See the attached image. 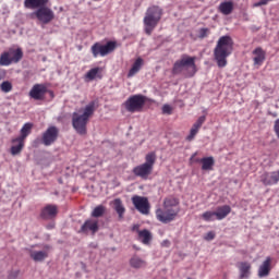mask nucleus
<instances>
[{
  "mask_svg": "<svg viewBox=\"0 0 279 279\" xmlns=\"http://www.w3.org/2000/svg\"><path fill=\"white\" fill-rule=\"evenodd\" d=\"M19 274H20L19 270H13L9 274L8 279H16L19 278Z\"/></svg>",
  "mask_w": 279,
  "mask_h": 279,
  "instance_id": "nucleus-41",
  "label": "nucleus"
},
{
  "mask_svg": "<svg viewBox=\"0 0 279 279\" xmlns=\"http://www.w3.org/2000/svg\"><path fill=\"white\" fill-rule=\"evenodd\" d=\"M238 269L240 270V279L250 278L252 264L250 262H241L238 264Z\"/></svg>",
  "mask_w": 279,
  "mask_h": 279,
  "instance_id": "nucleus-21",
  "label": "nucleus"
},
{
  "mask_svg": "<svg viewBox=\"0 0 279 279\" xmlns=\"http://www.w3.org/2000/svg\"><path fill=\"white\" fill-rule=\"evenodd\" d=\"M274 131H275L277 138H279V119H277L275 121Z\"/></svg>",
  "mask_w": 279,
  "mask_h": 279,
  "instance_id": "nucleus-40",
  "label": "nucleus"
},
{
  "mask_svg": "<svg viewBox=\"0 0 279 279\" xmlns=\"http://www.w3.org/2000/svg\"><path fill=\"white\" fill-rule=\"evenodd\" d=\"M215 239V232L209 231L206 235H205V241H213Z\"/></svg>",
  "mask_w": 279,
  "mask_h": 279,
  "instance_id": "nucleus-42",
  "label": "nucleus"
},
{
  "mask_svg": "<svg viewBox=\"0 0 279 279\" xmlns=\"http://www.w3.org/2000/svg\"><path fill=\"white\" fill-rule=\"evenodd\" d=\"M162 114H173V107L170 105H163Z\"/></svg>",
  "mask_w": 279,
  "mask_h": 279,
  "instance_id": "nucleus-39",
  "label": "nucleus"
},
{
  "mask_svg": "<svg viewBox=\"0 0 279 279\" xmlns=\"http://www.w3.org/2000/svg\"><path fill=\"white\" fill-rule=\"evenodd\" d=\"M253 62L255 66H262L267 58V52L262 48L257 47L253 50Z\"/></svg>",
  "mask_w": 279,
  "mask_h": 279,
  "instance_id": "nucleus-17",
  "label": "nucleus"
},
{
  "mask_svg": "<svg viewBox=\"0 0 279 279\" xmlns=\"http://www.w3.org/2000/svg\"><path fill=\"white\" fill-rule=\"evenodd\" d=\"M215 213H216V219L218 221H221V219H226V217H228V215L232 213V207H230L229 205L219 206L217 207Z\"/></svg>",
  "mask_w": 279,
  "mask_h": 279,
  "instance_id": "nucleus-24",
  "label": "nucleus"
},
{
  "mask_svg": "<svg viewBox=\"0 0 279 279\" xmlns=\"http://www.w3.org/2000/svg\"><path fill=\"white\" fill-rule=\"evenodd\" d=\"M11 143L13 144V146H11V156H19V154L23 151V147H25V141L15 137Z\"/></svg>",
  "mask_w": 279,
  "mask_h": 279,
  "instance_id": "nucleus-20",
  "label": "nucleus"
},
{
  "mask_svg": "<svg viewBox=\"0 0 279 279\" xmlns=\"http://www.w3.org/2000/svg\"><path fill=\"white\" fill-rule=\"evenodd\" d=\"M167 243H169V241H166V245H167Z\"/></svg>",
  "mask_w": 279,
  "mask_h": 279,
  "instance_id": "nucleus-48",
  "label": "nucleus"
},
{
  "mask_svg": "<svg viewBox=\"0 0 279 279\" xmlns=\"http://www.w3.org/2000/svg\"><path fill=\"white\" fill-rule=\"evenodd\" d=\"M180 201L175 197H168L163 201V208L168 210H180Z\"/></svg>",
  "mask_w": 279,
  "mask_h": 279,
  "instance_id": "nucleus-25",
  "label": "nucleus"
},
{
  "mask_svg": "<svg viewBox=\"0 0 279 279\" xmlns=\"http://www.w3.org/2000/svg\"><path fill=\"white\" fill-rule=\"evenodd\" d=\"M196 60L197 57L182 54L181 58L173 64V75H180V73H183L185 77H194L195 73H197V65L195 64Z\"/></svg>",
  "mask_w": 279,
  "mask_h": 279,
  "instance_id": "nucleus-3",
  "label": "nucleus"
},
{
  "mask_svg": "<svg viewBox=\"0 0 279 279\" xmlns=\"http://www.w3.org/2000/svg\"><path fill=\"white\" fill-rule=\"evenodd\" d=\"M47 93H48L50 99H53L56 97V94L53 93V90L47 88Z\"/></svg>",
  "mask_w": 279,
  "mask_h": 279,
  "instance_id": "nucleus-45",
  "label": "nucleus"
},
{
  "mask_svg": "<svg viewBox=\"0 0 279 279\" xmlns=\"http://www.w3.org/2000/svg\"><path fill=\"white\" fill-rule=\"evenodd\" d=\"M29 256L35 263H43L45 258H48L49 253L47 251H31Z\"/></svg>",
  "mask_w": 279,
  "mask_h": 279,
  "instance_id": "nucleus-26",
  "label": "nucleus"
},
{
  "mask_svg": "<svg viewBox=\"0 0 279 279\" xmlns=\"http://www.w3.org/2000/svg\"><path fill=\"white\" fill-rule=\"evenodd\" d=\"M23 60L22 48H9L0 54V66H10V64H19Z\"/></svg>",
  "mask_w": 279,
  "mask_h": 279,
  "instance_id": "nucleus-6",
  "label": "nucleus"
},
{
  "mask_svg": "<svg viewBox=\"0 0 279 279\" xmlns=\"http://www.w3.org/2000/svg\"><path fill=\"white\" fill-rule=\"evenodd\" d=\"M232 51H234L232 37L228 35L220 37L214 49V57L219 69H223L228 64V57L232 54Z\"/></svg>",
  "mask_w": 279,
  "mask_h": 279,
  "instance_id": "nucleus-2",
  "label": "nucleus"
},
{
  "mask_svg": "<svg viewBox=\"0 0 279 279\" xmlns=\"http://www.w3.org/2000/svg\"><path fill=\"white\" fill-rule=\"evenodd\" d=\"M95 77L101 80V68H93L85 74V78L88 80V82H93Z\"/></svg>",
  "mask_w": 279,
  "mask_h": 279,
  "instance_id": "nucleus-30",
  "label": "nucleus"
},
{
  "mask_svg": "<svg viewBox=\"0 0 279 279\" xmlns=\"http://www.w3.org/2000/svg\"><path fill=\"white\" fill-rule=\"evenodd\" d=\"M94 1H99V0H94Z\"/></svg>",
  "mask_w": 279,
  "mask_h": 279,
  "instance_id": "nucleus-50",
  "label": "nucleus"
},
{
  "mask_svg": "<svg viewBox=\"0 0 279 279\" xmlns=\"http://www.w3.org/2000/svg\"><path fill=\"white\" fill-rule=\"evenodd\" d=\"M104 215H106V206L104 205H98L92 211V217H94L95 219H99V217H104Z\"/></svg>",
  "mask_w": 279,
  "mask_h": 279,
  "instance_id": "nucleus-33",
  "label": "nucleus"
},
{
  "mask_svg": "<svg viewBox=\"0 0 279 279\" xmlns=\"http://www.w3.org/2000/svg\"><path fill=\"white\" fill-rule=\"evenodd\" d=\"M33 128H34L33 123H29V122L25 123L21 129V135L17 138H20L21 141H25V138H27V136L32 134Z\"/></svg>",
  "mask_w": 279,
  "mask_h": 279,
  "instance_id": "nucleus-32",
  "label": "nucleus"
},
{
  "mask_svg": "<svg viewBox=\"0 0 279 279\" xmlns=\"http://www.w3.org/2000/svg\"><path fill=\"white\" fill-rule=\"evenodd\" d=\"M34 15L44 25H49V23L56 19V14L47 5L39 7V9L34 12Z\"/></svg>",
  "mask_w": 279,
  "mask_h": 279,
  "instance_id": "nucleus-9",
  "label": "nucleus"
},
{
  "mask_svg": "<svg viewBox=\"0 0 279 279\" xmlns=\"http://www.w3.org/2000/svg\"><path fill=\"white\" fill-rule=\"evenodd\" d=\"M162 9L158 5H153L147 9L146 14L144 16V31L145 34H147V36H151L154 29L158 27V24L162 19Z\"/></svg>",
  "mask_w": 279,
  "mask_h": 279,
  "instance_id": "nucleus-4",
  "label": "nucleus"
},
{
  "mask_svg": "<svg viewBox=\"0 0 279 279\" xmlns=\"http://www.w3.org/2000/svg\"><path fill=\"white\" fill-rule=\"evenodd\" d=\"M54 227H56V225L50 223V225L47 226V229H48V230H53Z\"/></svg>",
  "mask_w": 279,
  "mask_h": 279,
  "instance_id": "nucleus-46",
  "label": "nucleus"
},
{
  "mask_svg": "<svg viewBox=\"0 0 279 279\" xmlns=\"http://www.w3.org/2000/svg\"><path fill=\"white\" fill-rule=\"evenodd\" d=\"M197 132H199V129L197 126H192L190 134L186 137V141H193V138H195V136H197Z\"/></svg>",
  "mask_w": 279,
  "mask_h": 279,
  "instance_id": "nucleus-36",
  "label": "nucleus"
},
{
  "mask_svg": "<svg viewBox=\"0 0 279 279\" xmlns=\"http://www.w3.org/2000/svg\"><path fill=\"white\" fill-rule=\"evenodd\" d=\"M49 3V0H24V7L28 10L40 9Z\"/></svg>",
  "mask_w": 279,
  "mask_h": 279,
  "instance_id": "nucleus-22",
  "label": "nucleus"
},
{
  "mask_svg": "<svg viewBox=\"0 0 279 279\" xmlns=\"http://www.w3.org/2000/svg\"><path fill=\"white\" fill-rule=\"evenodd\" d=\"M156 165V153H148L145 156V162L133 168V173L136 178H142V180H147L154 171V166Z\"/></svg>",
  "mask_w": 279,
  "mask_h": 279,
  "instance_id": "nucleus-5",
  "label": "nucleus"
},
{
  "mask_svg": "<svg viewBox=\"0 0 279 279\" xmlns=\"http://www.w3.org/2000/svg\"><path fill=\"white\" fill-rule=\"evenodd\" d=\"M132 203L138 213L149 215V199L147 197L135 195L132 197Z\"/></svg>",
  "mask_w": 279,
  "mask_h": 279,
  "instance_id": "nucleus-13",
  "label": "nucleus"
},
{
  "mask_svg": "<svg viewBox=\"0 0 279 279\" xmlns=\"http://www.w3.org/2000/svg\"><path fill=\"white\" fill-rule=\"evenodd\" d=\"M5 75H8V72H5V70H0V81L5 80Z\"/></svg>",
  "mask_w": 279,
  "mask_h": 279,
  "instance_id": "nucleus-44",
  "label": "nucleus"
},
{
  "mask_svg": "<svg viewBox=\"0 0 279 279\" xmlns=\"http://www.w3.org/2000/svg\"><path fill=\"white\" fill-rule=\"evenodd\" d=\"M0 90L2 93H10L12 90V83L10 81H4L0 84Z\"/></svg>",
  "mask_w": 279,
  "mask_h": 279,
  "instance_id": "nucleus-35",
  "label": "nucleus"
},
{
  "mask_svg": "<svg viewBox=\"0 0 279 279\" xmlns=\"http://www.w3.org/2000/svg\"><path fill=\"white\" fill-rule=\"evenodd\" d=\"M179 214L180 209H167L163 207V209L159 208L156 210V217L161 223H171Z\"/></svg>",
  "mask_w": 279,
  "mask_h": 279,
  "instance_id": "nucleus-10",
  "label": "nucleus"
},
{
  "mask_svg": "<svg viewBox=\"0 0 279 279\" xmlns=\"http://www.w3.org/2000/svg\"><path fill=\"white\" fill-rule=\"evenodd\" d=\"M60 135V129L57 126H49L41 135V143L46 147L53 145L58 141V136Z\"/></svg>",
  "mask_w": 279,
  "mask_h": 279,
  "instance_id": "nucleus-11",
  "label": "nucleus"
},
{
  "mask_svg": "<svg viewBox=\"0 0 279 279\" xmlns=\"http://www.w3.org/2000/svg\"><path fill=\"white\" fill-rule=\"evenodd\" d=\"M138 240L143 242L144 245H149L151 242V232L147 229L138 231Z\"/></svg>",
  "mask_w": 279,
  "mask_h": 279,
  "instance_id": "nucleus-31",
  "label": "nucleus"
},
{
  "mask_svg": "<svg viewBox=\"0 0 279 279\" xmlns=\"http://www.w3.org/2000/svg\"><path fill=\"white\" fill-rule=\"evenodd\" d=\"M45 250H51V246L46 245V246H45Z\"/></svg>",
  "mask_w": 279,
  "mask_h": 279,
  "instance_id": "nucleus-47",
  "label": "nucleus"
},
{
  "mask_svg": "<svg viewBox=\"0 0 279 279\" xmlns=\"http://www.w3.org/2000/svg\"><path fill=\"white\" fill-rule=\"evenodd\" d=\"M110 205L112 206L113 210H116L119 220L121 221L125 215V206H123V201L121 198L113 199Z\"/></svg>",
  "mask_w": 279,
  "mask_h": 279,
  "instance_id": "nucleus-19",
  "label": "nucleus"
},
{
  "mask_svg": "<svg viewBox=\"0 0 279 279\" xmlns=\"http://www.w3.org/2000/svg\"><path fill=\"white\" fill-rule=\"evenodd\" d=\"M31 99L35 101H45L47 95V85L45 84H35L29 90Z\"/></svg>",
  "mask_w": 279,
  "mask_h": 279,
  "instance_id": "nucleus-12",
  "label": "nucleus"
},
{
  "mask_svg": "<svg viewBox=\"0 0 279 279\" xmlns=\"http://www.w3.org/2000/svg\"><path fill=\"white\" fill-rule=\"evenodd\" d=\"M147 98L143 95L131 96L125 102L124 106L128 112H141L145 107Z\"/></svg>",
  "mask_w": 279,
  "mask_h": 279,
  "instance_id": "nucleus-8",
  "label": "nucleus"
},
{
  "mask_svg": "<svg viewBox=\"0 0 279 279\" xmlns=\"http://www.w3.org/2000/svg\"><path fill=\"white\" fill-rule=\"evenodd\" d=\"M82 234H88V232H92V234H97L99 232V220L98 219H87L81 227L80 231Z\"/></svg>",
  "mask_w": 279,
  "mask_h": 279,
  "instance_id": "nucleus-15",
  "label": "nucleus"
},
{
  "mask_svg": "<svg viewBox=\"0 0 279 279\" xmlns=\"http://www.w3.org/2000/svg\"><path fill=\"white\" fill-rule=\"evenodd\" d=\"M260 182L264 186H271L279 182V170L274 172H265L260 175Z\"/></svg>",
  "mask_w": 279,
  "mask_h": 279,
  "instance_id": "nucleus-16",
  "label": "nucleus"
},
{
  "mask_svg": "<svg viewBox=\"0 0 279 279\" xmlns=\"http://www.w3.org/2000/svg\"><path fill=\"white\" fill-rule=\"evenodd\" d=\"M271 274V257H267L258 268V278H267Z\"/></svg>",
  "mask_w": 279,
  "mask_h": 279,
  "instance_id": "nucleus-18",
  "label": "nucleus"
},
{
  "mask_svg": "<svg viewBox=\"0 0 279 279\" xmlns=\"http://www.w3.org/2000/svg\"><path fill=\"white\" fill-rule=\"evenodd\" d=\"M95 101H90L85 108H81L78 112L72 114V125L81 136H86L88 121L95 114Z\"/></svg>",
  "mask_w": 279,
  "mask_h": 279,
  "instance_id": "nucleus-1",
  "label": "nucleus"
},
{
  "mask_svg": "<svg viewBox=\"0 0 279 279\" xmlns=\"http://www.w3.org/2000/svg\"><path fill=\"white\" fill-rule=\"evenodd\" d=\"M114 49H117V41H108L106 45H102L101 43H95L90 48L94 58H97L98 56L104 58L109 53H112Z\"/></svg>",
  "mask_w": 279,
  "mask_h": 279,
  "instance_id": "nucleus-7",
  "label": "nucleus"
},
{
  "mask_svg": "<svg viewBox=\"0 0 279 279\" xmlns=\"http://www.w3.org/2000/svg\"><path fill=\"white\" fill-rule=\"evenodd\" d=\"M202 163L203 171H213V167H215V158L205 157L198 160Z\"/></svg>",
  "mask_w": 279,
  "mask_h": 279,
  "instance_id": "nucleus-28",
  "label": "nucleus"
},
{
  "mask_svg": "<svg viewBox=\"0 0 279 279\" xmlns=\"http://www.w3.org/2000/svg\"><path fill=\"white\" fill-rule=\"evenodd\" d=\"M202 219H204V221H215V219H217V214L216 211H205L202 215Z\"/></svg>",
  "mask_w": 279,
  "mask_h": 279,
  "instance_id": "nucleus-34",
  "label": "nucleus"
},
{
  "mask_svg": "<svg viewBox=\"0 0 279 279\" xmlns=\"http://www.w3.org/2000/svg\"><path fill=\"white\" fill-rule=\"evenodd\" d=\"M208 34H210V29H208V28H201L198 31V38H207Z\"/></svg>",
  "mask_w": 279,
  "mask_h": 279,
  "instance_id": "nucleus-38",
  "label": "nucleus"
},
{
  "mask_svg": "<svg viewBox=\"0 0 279 279\" xmlns=\"http://www.w3.org/2000/svg\"><path fill=\"white\" fill-rule=\"evenodd\" d=\"M39 217L44 219V221H51L58 217V205L48 204L44 206L40 210Z\"/></svg>",
  "mask_w": 279,
  "mask_h": 279,
  "instance_id": "nucleus-14",
  "label": "nucleus"
},
{
  "mask_svg": "<svg viewBox=\"0 0 279 279\" xmlns=\"http://www.w3.org/2000/svg\"><path fill=\"white\" fill-rule=\"evenodd\" d=\"M234 11V2L233 1H226L220 3L219 5V12L223 14L225 16H229L231 12Z\"/></svg>",
  "mask_w": 279,
  "mask_h": 279,
  "instance_id": "nucleus-27",
  "label": "nucleus"
},
{
  "mask_svg": "<svg viewBox=\"0 0 279 279\" xmlns=\"http://www.w3.org/2000/svg\"><path fill=\"white\" fill-rule=\"evenodd\" d=\"M129 263L133 269H145L147 267V262L138 257V255H133Z\"/></svg>",
  "mask_w": 279,
  "mask_h": 279,
  "instance_id": "nucleus-23",
  "label": "nucleus"
},
{
  "mask_svg": "<svg viewBox=\"0 0 279 279\" xmlns=\"http://www.w3.org/2000/svg\"><path fill=\"white\" fill-rule=\"evenodd\" d=\"M167 243H169V241H166V245H167Z\"/></svg>",
  "mask_w": 279,
  "mask_h": 279,
  "instance_id": "nucleus-49",
  "label": "nucleus"
},
{
  "mask_svg": "<svg viewBox=\"0 0 279 279\" xmlns=\"http://www.w3.org/2000/svg\"><path fill=\"white\" fill-rule=\"evenodd\" d=\"M143 58H137L133 63L131 70L129 71L128 77H134L136 73L141 71V66H143Z\"/></svg>",
  "mask_w": 279,
  "mask_h": 279,
  "instance_id": "nucleus-29",
  "label": "nucleus"
},
{
  "mask_svg": "<svg viewBox=\"0 0 279 279\" xmlns=\"http://www.w3.org/2000/svg\"><path fill=\"white\" fill-rule=\"evenodd\" d=\"M267 3H269V0H259L254 7L259 8L260 5H267Z\"/></svg>",
  "mask_w": 279,
  "mask_h": 279,
  "instance_id": "nucleus-43",
  "label": "nucleus"
},
{
  "mask_svg": "<svg viewBox=\"0 0 279 279\" xmlns=\"http://www.w3.org/2000/svg\"><path fill=\"white\" fill-rule=\"evenodd\" d=\"M205 122H206V116H202L197 119V121L193 125L199 130V128H202V125H204Z\"/></svg>",
  "mask_w": 279,
  "mask_h": 279,
  "instance_id": "nucleus-37",
  "label": "nucleus"
}]
</instances>
